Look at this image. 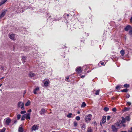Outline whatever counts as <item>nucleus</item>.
<instances>
[{
  "label": "nucleus",
  "mask_w": 132,
  "mask_h": 132,
  "mask_svg": "<svg viewBox=\"0 0 132 132\" xmlns=\"http://www.w3.org/2000/svg\"><path fill=\"white\" fill-rule=\"evenodd\" d=\"M85 77V76H84H84H82L81 77V78H84Z\"/></svg>",
  "instance_id": "obj_47"
},
{
  "label": "nucleus",
  "mask_w": 132,
  "mask_h": 132,
  "mask_svg": "<svg viewBox=\"0 0 132 132\" xmlns=\"http://www.w3.org/2000/svg\"><path fill=\"white\" fill-rule=\"evenodd\" d=\"M130 26L128 25L125 28V29L126 31H127L130 29Z\"/></svg>",
  "instance_id": "obj_17"
},
{
  "label": "nucleus",
  "mask_w": 132,
  "mask_h": 132,
  "mask_svg": "<svg viewBox=\"0 0 132 132\" xmlns=\"http://www.w3.org/2000/svg\"><path fill=\"white\" fill-rule=\"evenodd\" d=\"M86 126L85 124H83L81 128L82 129H85L86 128Z\"/></svg>",
  "instance_id": "obj_29"
},
{
  "label": "nucleus",
  "mask_w": 132,
  "mask_h": 132,
  "mask_svg": "<svg viewBox=\"0 0 132 132\" xmlns=\"http://www.w3.org/2000/svg\"><path fill=\"white\" fill-rule=\"evenodd\" d=\"M125 119H126V120L127 121H129L130 120V118L129 116H126Z\"/></svg>",
  "instance_id": "obj_23"
},
{
  "label": "nucleus",
  "mask_w": 132,
  "mask_h": 132,
  "mask_svg": "<svg viewBox=\"0 0 132 132\" xmlns=\"http://www.w3.org/2000/svg\"><path fill=\"white\" fill-rule=\"evenodd\" d=\"M120 88V86L118 85L116 87V89L117 90L119 89Z\"/></svg>",
  "instance_id": "obj_37"
},
{
  "label": "nucleus",
  "mask_w": 132,
  "mask_h": 132,
  "mask_svg": "<svg viewBox=\"0 0 132 132\" xmlns=\"http://www.w3.org/2000/svg\"><path fill=\"white\" fill-rule=\"evenodd\" d=\"M119 127V128L121 127V126H120V124L119 123L117 122L114 125H112V129L113 132H117L118 128L117 127Z\"/></svg>",
  "instance_id": "obj_1"
},
{
  "label": "nucleus",
  "mask_w": 132,
  "mask_h": 132,
  "mask_svg": "<svg viewBox=\"0 0 132 132\" xmlns=\"http://www.w3.org/2000/svg\"><path fill=\"white\" fill-rule=\"evenodd\" d=\"M38 127L37 125H34L31 128L32 131H35L38 129Z\"/></svg>",
  "instance_id": "obj_8"
},
{
  "label": "nucleus",
  "mask_w": 132,
  "mask_h": 132,
  "mask_svg": "<svg viewBox=\"0 0 132 132\" xmlns=\"http://www.w3.org/2000/svg\"><path fill=\"white\" fill-rule=\"evenodd\" d=\"M100 91V90H97L96 91V93H95V94L96 95H98L99 94V92Z\"/></svg>",
  "instance_id": "obj_32"
},
{
  "label": "nucleus",
  "mask_w": 132,
  "mask_h": 132,
  "mask_svg": "<svg viewBox=\"0 0 132 132\" xmlns=\"http://www.w3.org/2000/svg\"><path fill=\"white\" fill-rule=\"evenodd\" d=\"M86 105L85 102H83L81 105V108H84L85 107Z\"/></svg>",
  "instance_id": "obj_20"
},
{
  "label": "nucleus",
  "mask_w": 132,
  "mask_h": 132,
  "mask_svg": "<svg viewBox=\"0 0 132 132\" xmlns=\"http://www.w3.org/2000/svg\"><path fill=\"white\" fill-rule=\"evenodd\" d=\"M30 113H26L23 115V116L26 118L27 119H30Z\"/></svg>",
  "instance_id": "obj_10"
},
{
  "label": "nucleus",
  "mask_w": 132,
  "mask_h": 132,
  "mask_svg": "<svg viewBox=\"0 0 132 132\" xmlns=\"http://www.w3.org/2000/svg\"><path fill=\"white\" fill-rule=\"evenodd\" d=\"M92 117V115L91 114H89L86 115L85 118V122L87 123H89L91 120V118Z\"/></svg>",
  "instance_id": "obj_2"
},
{
  "label": "nucleus",
  "mask_w": 132,
  "mask_h": 132,
  "mask_svg": "<svg viewBox=\"0 0 132 132\" xmlns=\"http://www.w3.org/2000/svg\"><path fill=\"white\" fill-rule=\"evenodd\" d=\"M47 110L44 108H42L39 112L40 114H44L45 113L47 112Z\"/></svg>",
  "instance_id": "obj_6"
},
{
  "label": "nucleus",
  "mask_w": 132,
  "mask_h": 132,
  "mask_svg": "<svg viewBox=\"0 0 132 132\" xmlns=\"http://www.w3.org/2000/svg\"><path fill=\"white\" fill-rule=\"evenodd\" d=\"M123 86L125 87L128 88L129 87V84H127L124 85Z\"/></svg>",
  "instance_id": "obj_28"
},
{
  "label": "nucleus",
  "mask_w": 132,
  "mask_h": 132,
  "mask_svg": "<svg viewBox=\"0 0 132 132\" xmlns=\"http://www.w3.org/2000/svg\"><path fill=\"white\" fill-rule=\"evenodd\" d=\"M39 90V88L38 87H37L34 89V90L33 92L34 94H37V91Z\"/></svg>",
  "instance_id": "obj_13"
},
{
  "label": "nucleus",
  "mask_w": 132,
  "mask_h": 132,
  "mask_svg": "<svg viewBox=\"0 0 132 132\" xmlns=\"http://www.w3.org/2000/svg\"><path fill=\"white\" fill-rule=\"evenodd\" d=\"M76 119L77 120H79L80 119V118L79 116H77L76 117Z\"/></svg>",
  "instance_id": "obj_34"
},
{
  "label": "nucleus",
  "mask_w": 132,
  "mask_h": 132,
  "mask_svg": "<svg viewBox=\"0 0 132 132\" xmlns=\"http://www.w3.org/2000/svg\"><path fill=\"white\" fill-rule=\"evenodd\" d=\"M35 75V74L34 73L32 72H30L29 73V76L30 77H34Z\"/></svg>",
  "instance_id": "obj_14"
},
{
  "label": "nucleus",
  "mask_w": 132,
  "mask_h": 132,
  "mask_svg": "<svg viewBox=\"0 0 132 132\" xmlns=\"http://www.w3.org/2000/svg\"><path fill=\"white\" fill-rule=\"evenodd\" d=\"M111 117L110 116H108L107 117V120H110V118H111Z\"/></svg>",
  "instance_id": "obj_43"
},
{
  "label": "nucleus",
  "mask_w": 132,
  "mask_h": 132,
  "mask_svg": "<svg viewBox=\"0 0 132 132\" xmlns=\"http://www.w3.org/2000/svg\"><path fill=\"white\" fill-rule=\"evenodd\" d=\"M17 122V121L16 120V121H15L14 122V123H16Z\"/></svg>",
  "instance_id": "obj_54"
},
{
  "label": "nucleus",
  "mask_w": 132,
  "mask_h": 132,
  "mask_svg": "<svg viewBox=\"0 0 132 132\" xmlns=\"http://www.w3.org/2000/svg\"><path fill=\"white\" fill-rule=\"evenodd\" d=\"M104 62H101V64L102 65H104Z\"/></svg>",
  "instance_id": "obj_48"
},
{
  "label": "nucleus",
  "mask_w": 132,
  "mask_h": 132,
  "mask_svg": "<svg viewBox=\"0 0 132 132\" xmlns=\"http://www.w3.org/2000/svg\"><path fill=\"white\" fill-rule=\"evenodd\" d=\"M129 34L131 36H132V30H131L129 31Z\"/></svg>",
  "instance_id": "obj_35"
},
{
  "label": "nucleus",
  "mask_w": 132,
  "mask_h": 132,
  "mask_svg": "<svg viewBox=\"0 0 132 132\" xmlns=\"http://www.w3.org/2000/svg\"><path fill=\"white\" fill-rule=\"evenodd\" d=\"M5 128H3L0 130V132H5Z\"/></svg>",
  "instance_id": "obj_33"
},
{
  "label": "nucleus",
  "mask_w": 132,
  "mask_h": 132,
  "mask_svg": "<svg viewBox=\"0 0 132 132\" xmlns=\"http://www.w3.org/2000/svg\"><path fill=\"white\" fill-rule=\"evenodd\" d=\"M121 118L122 119V120L120 123H119L120 124V126H121L122 127V126H123L124 127L125 126V125L123 123L126 122V119L125 118L123 117H122Z\"/></svg>",
  "instance_id": "obj_3"
},
{
  "label": "nucleus",
  "mask_w": 132,
  "mask_h": 132,
  "mask_svg": "<svg viewBox=\"0 0 132 132\" xmlns=\"http://www.w3.org/2000/svg\"><path fill=\"white\" fill-rule=\"evenodd\" d=\"M104 111L106 112L109 110V108L107 107H105L104 109Z\"/></svg>",
  "instance_id": "obj_30"
},
{
  "label": "nucleus",
  "mask_w": 132,
  "mask_h": 132,
  "mask_svg": "<svg viewBox=\"0 0 132 132\" xmlns=\"http://www.w3.org/2000/svg\"><path fill=\"white\" fill-rule=\"evenodd\" d=\"M76 71L78 74H80L82 72L81 68L80 67H77L76 69Z\"/></svg>",
  "instance_id": "obj_7"
},
{
  "label": "nucleus",
  "mask_w": 132,
  "mask_h": 132,
  "mask_svg": "<svg viewBox=\"0 0 132 132\" xmlns=\"http://www.w3.org/2000/svg\"><path fill=\"white\" fill-rule=\"evenodd\" d=\"M30 101L29 100H28L27 102L25 104V105L26 106H28L30 105Z\"/></svg>",
  "instance_id": "obj_22"
},
{
  "label": "nucleus",
  "mask_w": 132,
  "mask_h": 132,
  "mask_svg": "<svg viewBox=\"0 0 132 132\" xmlns=\"http://www.w3.org/2000/svg\"><path fill=\"white\" fill-rule=\"evenodd\" d=\"M6 12L5 11H4L0 15V18L1 19L3 17L4 15H5Z\"/></svg>",
  "instance_id": "obj_15"
},
{
  "label": "nucleus",
  "mask_w": 132,
  "mask_h": 132,
  "mask_svg": "<svg viewBox=\"0 0 132 132\" xmlns=\"http://www.w3.org/2000/svg\"><path fill=\"white\" fill-rule=\"evenodd\" d=\"M127 96V97L128 98H129V96H130V95H129V94L128 95V96Z\"/></svg>",
  "instance_id": "obj_52"
},
{
  "label": "nucleus",
  "mask_w": 132,
  "mask_h": 132,
  "mask_svg": "<svg viewBox=\"0 0 132 132\" xmlns=\"http://www.w3.org/2000/svg\"><path fill=\"white\" fill-rule=\"evenodd\" d=\"M26 111L24 110V111H21L20 112V113L21 114H23L25 113H26Z\"/></svg>",
  "instance_id": "obj_31"
},
{
  "label": "nucleus",
  "mask_w": 132,
  "mask_h": 132,
  "mask_svg": "<svg viewBox=\"0 0 132 132\" xmlns=\"http://www.w3.org/2000/svg\"><path fill=\"white\" fill-rule=\"evenodd\" d=\"M19 132H23V128L22 125L20 126L19 127L18 130Z\"/></svg>",
  "instance_id": "obj_12"
},
{
  "label": "nucleus",
  "mask_w": 132,
  "mask_h": 132,
  "mask_svg": "<svg viewBox=\"0 0 132 132\" xmlns=\"http://www.w3.org/2000/svg\"><path fill=\"white\" fill-rule=\"evenodd\" d=\"M21 117V115L20 114H18L17 116V117L18 119L19 120L20 119Z\"/></svg>",
  "instance_id": "obj_36"
},
{
  "label": "nucleus",
  "mask_w": 132,
  "mask_h": 132,
  "mask_svg": "<svg viewBox=\"0 0 132 132\" xmlns=\"http://www.w3.org/2000/svg\"><path fill=\"white\" fill-rule=\"evenodd\" d=\"M92 130L91 127H90L88 128L87 130V132H92Z\"/></svg>",
  "instance_id": "obj_25"
},
{
  "label": "nucleus",
  "mask_w": 132,
  "mask_h": 132,
  "mask_svg": "<svg viewBox=\"0 0 132 132\" xmlns=\"http://www.w3.org/2000/svg\"><path fill=\"white\" fill-rule=\"evenodd\" d=\"M18 106L19 107H20L22 110L25 109L24 107V104L22 102H19L18 103Z\"/></svg>",
  "instance_id": "obj_4"
},
{
  "label": "nucleus",
  "mask_w": 132,
  "mask_h": 132,
  "mask_svg": "<svg viewBox=\"0 0 132 132\" xmlns=\"http://www.w3.org/2000/svg\"><path fill=\"white\" fill-rule=\"evenodd\" d=\"M130 109V108L129 107H125L124 108V109L123 111L124 112H126L129 110Z\"/></svg>",
  "instance_id": "obj_19"
},
{
  "label": "nucleus",
  "mask_w": 132,
  "mask_h": 132,
  "mask_svg": "<svg viewBox=\"0 0 132 132\" xmlns=\"http://www.w3.org/2000/svg\"><path fill=\"white\" fill-rule=\"evenodd\" d=\"M52 132H56L55 131H52Z\"/></svg>",
  "instance_id": "obj_57"
},
{
  "label": "nucleus",
  "mask_w": 132,
  "mask_h": 132,
  "mask_svg": "<svg viewBox=\"0 0 132 132\" xmlns=\"http://www.w3.org/2000/svg\"><path fill=\"white\" fill-rule=\"evenodd\" d=\"M26 90H25L24 91V92L23 93V96H24L25 94L26 93Z\"/></svg>",
  "instance_id": "obj_46"
},
{
  "label": "nucleus",
  "mask_w": 132,
  "mask_h": 132,
  "mask_svg": "<svg viewBox=\"0 0 132 132\" xmlns=\"http://www.w3.org/2000/svg\"><path fill=\"white\" fill-rule=\"evenodd\" d=\"M74 124L75 126H76L77 125V123L76 122H74Z\"/></svg>",
  "instance_id": "obj_40"
},
{
  "label": "nucleus",
  "mask_w": 132,
  "mask_h": 132,
  "mask_svg": "<svg viewBox=\"0 0 132 132\" xmlns=\"http://www.w3.org/2000/svg\"><path fill=\"white\" fill-rule=\"evenodd\" d=\"M4 121H5V122L6 124L9 125L10 123L11 122V120L10 118H8L5 119Z\"/></svg>",
  "instance_id": "obj_9"
},
{
  "label": "nucleus",
  "mask_w": 132,
  "mask_h": 132,
  "mask_svg": "<svg viewBox=\"0 0 132 132\" xmlns=\"http://www.w3.org/2000/svg\"><path fill=\"white\" fill-rule=\"evenodd\" d=\"M130 129H131V130L132 131H130L129 130L128 131L129 132H132V127H131V128H130Z\"/></svg>",
  "instance_id": "obj_50"
},
{
  "label": "nucleus",
  "mask_w": 132,
  "mask_h": 132,
  "mask_svg": "<svg viewBox=\"0 0 132 132\" xmlns=\"http://www.w3.org/2000/svg\"><path fill=\"white\" fill-rule=\"evenodd\" d=\"M1 68L3 70H6V68L4 67H1Z\"/></svg>",
  "instance_id": "obj_44"
},
{
  "label": "nucleus",
  "mask_w": 132,
  "mask_h": 132,
  "mask_svg": "<svg viewBox=\"0 0 132 132\" xmlns=\"http://www.w3.org/2000/svg\"><path fill=\"white\" fill-rule=\"evenodd\" d=\"M25 117L23 116V115L22 116V118L21 119V120H24L25 119Z\"/></svg>",
  "instance_id": "obj_38"
},
{
  "label": "nucleus",
  "mask_w": 132,
  "mask_h": 132,
  "mask_svg": "<svg viewBox=\"0 0 132 132\" xmlns=\"http://www.w3.org/2000/svg\"><path fill=\"white\" fill-rule=\"evenodd\" d=\"M112 111H113V112H115L116 111V109L114 108H113L112 109Z\"/></svg>",
  "instance_id": "obj_42"
},
{
  "label": "nucleus",
  "mask_w": 132,
  "mask_h": 132,
  "mask_svg": "<svg viewBox=\"0 0 132 132\" xmlns=\"http://www.w3.org/2000/svg\"><path fill=\"white\" fill-rule=\"evenodd\" d=\"M28 112H31V109H29L28 110Z\"/></svg>",
  "instance_id": "obj_45"
},
{
  "label": "nucleus",
  "mask_w": 132,
  "mask_h": 132,
  "mask_svg": "<svg viewBox=\"0 0 132 132\" xmlns=\"http://www.w3.org/2000/svg\"><path fill=\"white\" fill-rule=\"evenodd\" d=\"M128 91V90L126 89H125L122 90L121 91L123 92H127Z\"/></svg>",
  "instance_id": "obj_26"
},
{
  "label": "nucleus",
  "mask_w": 132,
  "mask_h": 132,
  "mask_svg": "<svg viewBox=\"0 0 132 132\" xmlns=\"http://www.w3.org/2000/svg\"><path fill=\"white\" fill-rule=\"evenodd\" d=\"M26 58L24 56H22V60L23 63H24L26 62Z\"/></svg>",
  "instance_id": "obj_18"
},
{
  "label": "nucleus",
  "mask_w": 132,
  "mask_h": 132,
  "mask_svg": "<svg viewBox=\"0 0 132 132\" xmlns=\"http://www.w3.org/2000/svg\"><path fill=\"white\" fill-rule=\"evenodd\" d=\"M120 53L121 55L123 56L125 54V51L124 50H122L120 51Z\"/></svg>",
  "instance_id": "obj_21"
},
{
  "label": "nucleus",
  "mask_w": 132,
  "mask_h": 132,
  "mask_svg": "<svg viewBox=\"0 0 132 132\" xmlns=\"http://www.w3.org/2000/svg\"><path fill=\"white\" fill-rule=\"evenodd\" d=\"M121 132H127V131H122Z\"/></svg>",
  "instance_id": "obj_55"
},
{
  "label": "nucleus",
  "mask_w": 132,
  "mask_h": 132,
  "mask_svg": "<svg viewBox=\"0 0 132 132\" xmlns=\"http://www.w3.org/2000/svg\"><path fill=\"white\" fill-rule=\"evenodd\" d=\"M72 115V114L71 113H69L68 115H67V117L69 118H71V115Z\"/></svg>",
  "instance_id": "obj_27"
},
{
  "label": "nucleus",
  "mask_w": 132,
  "mask_h": 132,
  "mask_svg": "<svg viewBox=\"0 0 132 132\" xmlns=\"http://www.w3.org/2000/svg\"><path fill=\"white\" fill-rule=\"evenodd\" d=\"M64 15L66 18H68V16H69V14H67L66 13H65L64 14Z\"/></svg>",
  "instance_id": "obj_39"
},
{
  "label": "nucleus",
  "mask_w": 132,
  "mask_h": 132,
  "mask_svg": "<svg viewBox=\"0 0 132 132\" xmlns=\"http://www.w3.org/2000/svg\"><path fill=\"white\" fill-rule=\"evenodd\" d=\"M0 91H2V89H0Z\"/></svg>",
  "instance_id": "obj_59"
},
{
  "label": "nucleus",
  "mask_w": 132,
  "mask_h": 132,
  "mask_svg": "<svg viewBox=\"0 0 132 132\" xmlns=\"http://www.w3.org/2000/svg\"><path fill=\"white\" fill-rule=\"evenodd\" d=\"M77 113H78V114H79V113H80V112H79V111H78V112H77Z\"/></svg>",
  "instance_id": "obj_56"
},
{
  "label": "nucleus",
  "mask_w": 132,
  "mask_h": 132,
  "mask_svg": "<svg viewBox=\"0 0 132 132\" xmlns=\"http://www.w3.org/2000/svg\"><path fill=\"white\" fill-rule=\"evenodd\" d=\"M4 78V77H2L0 79V80H1V79H3Z\"/></svg>",
  "instance_id": "obj_53"
},
{
  "label": "nucleus",
  "mask_w": 132,
  "mask_h": 132,
  "mask_svg": "<svg viewBox=\"0 0 132 132\" xmlns=\"http://www.w3.org/2000/svg\"><path fill=\"white\" fill-rule=\"evenodd\" d=\"M9 37L11 39L13 40H15L16 39L15 35L13 34H9Z\"/></svg>",
  "instance_id": "obj_5"
},
{
  "label": "nucleus",
  "mask_w": 132,
  "mask_h": 132,
  "mask_svg": "<svg viewBox=\"0 0 132 132\" xmlns=\"http://www.w3.org/2000/svg\"><path fill=\"white\" fill-rule=\"evenodd\" d=\"M65 78L67 79H69V78L68 77H66Z\"/></svg>",
  "instance_id": "obj_49"
},
{
  "label": "nucleus",
  "mask_w": 132,
  "mask_h": 132,
  "mask_svg": "<svg viewBox=\"0 0 132 132\" xmlns=\"http://www.w3.org/2000/svg\"><path fill=\"white\" fill-rule=\"evenodd\" d=\"M106 118L105 116H104L103 117L102 119V122H101L100 125H102V123H104L106 121Z\"/></svg>",
  "instance_id": "obj_11"
},
{
  "label": "nucleus",
  "mask_w": 132,
  "mask_h": 132,
  "mask_svg": "<svg viewBox=\"0 0 132 132\" xmlns=\"http://www.w3.org/2000/svg\"><path fill=\"white\" fill-rule=\"evenodd\" d=\"M49 84V82L48 81H45L44 83V86H47L48 84Z\"/></svg>",
  "instance_id": "obj_24"
},
{
  "label": "nucleus",
  "mask_w": 132,
  "mask_h": 132,
  "mask_svg": "<svg viewBox=\"0 0 132 132\" xmlns=\"http://www.w3.org/2000/svg\"><path fill=\"white\" fill-rule=\"evenodd\" d=\"M131 104V103L130 102H127V105H128L129 106H130Z\"/></svg>",
  "instance_id": "obj_41"
},
{
  "label": "nucleus",
  "mask_w": 132,
  "mask_h": 132,
  "mask_svg": "<svg viewBox=\"0 0 132 132\" xmlns=\"http://www.w3.org/2000/svg\"><path fill=\"white\" fill-rule=\"evenodd\" d=\"M114 98L113 97V98H112V99H113L114 100Z\"/></svg>",
  "instance_id": "obj_58"
},
{
  "label": "nucleus",
  "mask_w": 132,
  "mask_h": 132,
  "mask_svg": "<svg viewBox=\"0 0 132 132\" xmlns=\"http://www.w3.org/2000/svg\"><path fill=\"white\" fill-rule=\"evenodd\" d=\"M130 20L131 22H132V16L131 18L130 19Z\"/></svg>",
  "instance_id": "obj_51"
},
{
  "label": "nucleus",
  "mask_w": 132,
  "mask_h": 132,
  "mask_svg": "<svg viewBox=\"0 0 132 132\" xmlns=\"http://www.w3.org/2000/svg\"><path fill=\"white\" fill-rule=\"evenodd\" d=\"M48 80V81H49V80Z\"/></svg>",
  "instance_id": "obj_60"
},
{
  "label": "nucleus",
  "mask_w": 132,
  "mask_h": 132,
  "mask_svg": "<svg viewBox=\"0 0 132 132\" xmlns=\"http://www.w3.org/2000/svg\"><path fill=\"white\" fill-rule=\"evenodd\" d=\"M7 0H2L0 3V6L4 4Z\"/></svg>",
  "instance_id": "obj_16"
}]
</instances>
